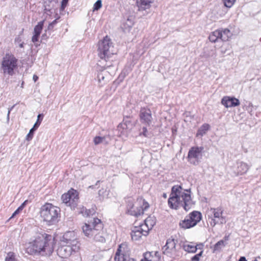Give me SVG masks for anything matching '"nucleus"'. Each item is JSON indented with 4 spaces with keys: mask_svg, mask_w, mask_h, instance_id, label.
Wrapping results in <instances>:
<instances>
[{
    "mask_svg": "<svg viewBox=\"0 0 261 261\" xmlns=\"http://www.w3.org/2000/svg\"><path fill=\"white\" fill-rule=\"evenodd\" d=\"M97 46L99 57L101 59H104L106 61L111 55L116 54L113 43L108 36H106L103 40L99 41Z\"/></svg>",
    "mask_w": 261,
    "mask_h": 261,
    "instance_id": "6",
    "label": "nucleus"
},
{
    "mask_svg": "<svg viewBox=\"0 0 261 261\" xmlns=\"http://www.w3.org/2000/svg\"><path fill=\"white\" fill-rule=\"evenodd\" d=\"M12 108H11L10 109H9V110H8V114H7V119L8 120L9 119L10 113V112L12 110Z\"/></svg>",
    "mask_w": 261,
    "mask_h": 261,
    "instance_id": "53",
    "label": "nucleus"
},
{
    "mask_svg": "<svg viewBox=\"0 0 261 261\" xmlns=\"http://www.w3.org/2000/svg\"><path fill=\"white\" fill-rule=\"evenodd\" d=\"M220 39L223 41H226L231 37V33L229 30L225 29L223 30H219Z\"/></svg>",
    "mask_w": 261,
    "mask_h": 261,
    "instance_id": "24",
    "label": "nucleus"
},
{
    "mask_svg": "<svg viewBox=\"0 0 261 261\" xmlns=\"http://www.w3.org/2000/svg\"><path fill=\"white\" fill-rule=\"evenodd\" d=\"M17 59L13 55L6 54L1 63V71L4 75L12 76L17 67Z\"/></svg>",
    "mask_w": 261,
    "mask_h": 261,
    "instance_id": "7",
    "label": "nucleus"
},
{
    "mask_svg": "<svg viewBox=\"0 0 261 261\" xmlns=\"http://www.w3.org/2000/svg\"><path fill=\"white\" fill-rule=\"evenodd\" d=\"M236 0H224V4L226 7L231 8L234 3Z\"/></svg>",
    "mask_w": 261,
    "mask_h": 261,
    "instance_id": "35",
    "label": "nucleus"
},
{
    "mask_svg": "<svg viewBox=\"0 0 261 261\" xmlns=\"http://www.w3.org/2000/svg\"><path fill=\"white\" fill-rule=\"evenodd\" d=\"M203 253V251H201L199 253L195 255L194 256H193L191 260V261H199L200 257L201 256Z\"/></svg>",
    "mask_w": 261,
    "mask_h": 261,
    "instance_id": "39",
    "label": "nucleus"
},
{
    "mask_svg": "<svg viewBox=\"0 0 261 261\" xmlns=\"http://www.w3.org/2000/svg\"><path fill=\"white\" fill-rule=\"evenodd\" d=\"M239 261H247L246 257L244 256H241L239 259Z\"/></svg>",
    "mask_w": 261,
    "mask_h": 261,
    "instance_id": "52",
    "label": "nucleus"
},
{
    "mask_svg": "<svg viewBox=\"0 0 261 261\" xmlns=\"http://www.w3.org/2000/svg\"><path fill=\"white\" fill-rule=\"evenodd\" d=\"M224 239H225V240H227L228 239V237H225Z\"/></svg>",
    "mask_w": 261,
    "mask_h": 261,
    "instance_id": "56",
    "label": "nucleus"
},
{
    "mask_svg": "<svg viewBox=\"0 0 261 261\" xmlns=\"http://www.w3.org/2000/svg\"><path fill=\"white\" fill-rule=\"evenodd\" d=\"M111 141L112 139L110 136H107L104 137L97 136L95 137V138L94 139V142L95 145H107L110 144V142Z\"/></svg>",
    "mask_w": 261,
    "mask_h": 261,
    "instance_id": "20",
    "label": "nucleus"
},
{
    "mask_svg": "<svg viewBox=\"0 0 261 261\" xmlns=\"http://www.w3.org/2000/svg\"><path fill=\"white\" fill-rule=\"evenodd\" d=\"M69 0H62L61 3V10H64Z\"/></svg>",
    "mask_w": 261,
    "mask_h": 261,
    "instance_id": "42",
    "label": "nucleus"
},
{
    "mask_svg": "<svg viewBox=\"0 0 261 261\" xmlns=\"http://www.w3.org/2000/svg\"><path fill=\"white\" fill-rule=\"evenodd\" d=\"M177 240L172 238L168 239L165 245L162 248L164 254L171 257H174L176 255L177 249L176 248V243Z\"/></svg>",
    "mask_w": 261,
    "mask_h": 261,
    "instance_id": "12",
    "label": "nucleus"
},
{
    "mask_svg": "<svg viewBox=\"0 0 261 261\" xmlns=\"http://www.w3.org/2000/svg\"><path fill=\"white\" fill-rule=\"evenodd\" d=\"M253 261H258L256 259H255Z\"/></svg>",
    "mask_w": 261,
    "mask_h": 261,
    "instance_id": "58",
    "label": "nucleus"
},
{
    "mask_svg": "<svg viewBox=\"0 0 261 261\" xmlns=\"http://www.w3.org/2000/svg\"><path fill=\"white\" fill-rule=\"evenodd\" d=\"M61 244L68 245L73 247L74 250H79L80 243L78 241L74 231H67L65 232L61 240Z\"/></svg>",
    "mask_w": 261,
    "mask_h": 261,
    "instance_id": "10",
    "label": "nucleus"
},
{
    "mask_svg": "<svg viewBox=\"0 0 261 261\" xmlns=\"http://www.w3.org/2000/svg\"><path fill=\"white\" fill-rule=\"evenodd\" d=\"M44 24V20L40 21L35 27L34 29V35L32 38V41L33 42H36L38 41V38L42 32Z\"/></svg>",
    "mask_w": 261,
    "mask_h": 261,
    "instance_id": "18",
    "label": "nucleus"
},
{
    "mask_svg": "<svg viewBox=\"0 0 261 261\" xmlns=\"http://www.w3.org/2000/svg\"><path fill=\"white\" fill-rule=\"evenodd\" d=\"M37 120H38V121H41L42 120V119L43 118V114H39L38 116H37Z\"/></svg>",
    "mask_w": 261,
    "mask_h": 261,
    "instance_id": "48",
    "label": "nucleus"
},
{
    "mask_svg": "<svg viewBox=\"0 0 261 261\" xmlns=\"http://www.w3.org/2000/svg\"><path fill=\"white\" fill-rule=\"evenodd\" d=\"M54 3H56L55 0H44L45 10L50 11L52 7L54 6Z\"/></svg>",
    "mask_w": 261,
    "mask_h": 261,
    "instance_id": "32",
    "label": "nucleus"
},
{
    "mask_svg": "<svg viewBox=\"0 0 261 261\" xmlns=\"http://www.w3.org/2000/svg\"><path fill=\"white\" fill-rule=\"evenodd\" d=\"M143 232H142L139 227L135 226L133 228L130 233L132 240L135 241L139 240L142 236H143Z\"/></svg>",
    "mask_w": 261,
    "mask_h": 261,
    "instance_id": "23",
    "label": "nucleus"
},
{
    "mask_svg": "<svg viewBox=\"0 0 261 261\" xmlns=\"http://www.w3.org/2000/svg\"><path fill=\"white\" fill-rule=\"evenodd\" d=\"M154 1V0H140V3L138 4L139 11H143L149 9Z\"/></svg>",
    "mask_w": 261,
    "mask_h": 261,
    "instance_id": "21",
    "label": "nucleus"
},
{
    "mask_svg": "<svg viewBox=\"0 0 261 261\" xmlns=\"http://www.w3.org/2000/svg\"><path fill=\"white\" fill-rule=\"evenodd\" d=\"M61 199L63 202L72 210H74L77 206L79 196L75 190L69 191L68 193L63 194Z\"/></svg>",
    "mask_w": 261,
    "mask_h": 261,
    "instance_id": "11",
    "label": "nucleus"
},
{
    "mask_svg": "<svg viewBox=\"0 0 261 261\" xmlns=\"http://www.w3.org/2000/svg\"><path fill=\"white\" fill-rule=\"evenodd\" d=\"M203 148H191L189 151L188 158L191 164L197 165L202 158Z\"/></svg>",
    "mask_w": 261,
    "mask_h": 261,
    "instance_id": "13",
    "label": "nucleus"
},
{
    "mask_svg": "<svg viewBox=\"0 0 261 261\" xmlns=\"http://www.w3.org/2000/svg\"><path fill=\"white\" fill-rule=\"evenodd\" d=\"M79 250H74L73 247L68 245L61 244L57 251L58 255L62 258H67L73 253L77 252Z\"/></svg>",
    "mask_w": 261,
    "mask_h": 261,
    "instance_id": "14",
    "label": "nucleus"
},
{
    "mask_svg": "<svg viewBox=\"0 0 261 261\" xmlns=\"http://www.w3.org/2000/svg\"><path fill=\"white\" fill-rule=\"evenodd\" d=\"M27 202V201H25L23 203H22L20 206H19L18 207L19 208H21V210L22 211L23 210V208H24L25 205V203Z\"/></svg>",
    "mask_w": 261,
    "mask_h": 261,
    "instance_id": "50",
    "label": "nucleus"
},
{
    "mask_svg": "<svg viewBox=\"0 0 261 261\" xmlns=\"http://www.w3.org/2000/svg\"><path fill=\"white\" fill-rule=\"evenodd\" d=\"M140 118L142 123L149 125L152 122V115L151 111L145 108H141L140 112Z\"/></svg>",
    "mask_w": 261,
    "mask_h": 261,
    "instance_id": "16",
    "label": "nucleus"
},
{
    "mask_svg": "<svg viewBox=\"0 0 261 261\" xmlns=\"http://www.w3.org/2000/svg\"><path fill=\"white\" fill-rule=\"evenodd\" d=\"M182 247L185 251L188 252L195 253L197 250V246H195L192 243L191 244H185Z\"/></svg>",
    "mask_w": 261,
    "mask_h": 261,
    "instance_id": "27",
    "label": "nucleus"
},
{
    "mask_svg": "<svg viewBox=\"0 0 261 261\" xmlns=\"http://www.w3.org/2000/svg\"><path fill=\"white\" fill-rule=\"evenodd\" d=\"M6 261H16L14 257V253L12 252H9L6 257Z\"/></svg>",
    "mask_w": 261,
    "mask_h": 261,
    "instance_id": "36",
    "label": "nucleus"
},
{
    "mask_svg": "<svg viewBox=\"0 0 261 261\" xmlns=\"http://www.w3.org/2000/svg\"><path fill=\"white\" fill-rule=\"evenodd\" d=\"M15 43L18 45L20 48L23 47L24 43L21 41V39L19 36L15 39Z\"/></svg>",
    "mask_w": 261,
    "mask_h": 261,
    "instance_id": "37",
    "label": "nucleus"
},
{
    "mask_svg": "<svg viewBox=\"0 0 261 261\" xmlns=\"http://www.w3.org/2000/svg\"><path fill=\"white\" fill-rule=\"evenodd\" d=\"M163 197L165 198H167V194L166 193H163Z\"/></svg>",
    "mask_w": 261,
    "mask_h": 261,
    "instance_id": "55",
    "label": "nucleus"
},
{
    "mask_svg": "<svg viewBox=\"0 0 261 261\" xmlns=\"http://www.w3.org/2000/svg\"><path fill=\"white\" fill-rule=\"evenodd\" d=\"M149 207V204L144 199L138 198L136 201L128 198L127 201V210L129 214L138 217L144 214Z\"/></svg>",
    "mask_w": 261,
    "mask_h": 261,
    "instance_id": "5",
    "label": "nucleus"
},
{
    "mask_svg": "<svg viewBox=\"0 0 261 261\" xmlns=\"http://www.w3.org/2000/svg\"><path fill=\"white\" fill-rule=\"evenodd\" d=\"M120 248L121 246H119L116 252L114 258L115 261H125L126 260V256L124 255L123 253H121V250Z\"/></svg>",
    "mask_w": 261,
    "mask_h": 261,
    "instance_id": "28",
    "label": "nucleus"
},
{
    "mask_svg": "<svg viewBox=\"0 0 261 261\" xmlns=\"http://www.w3.org/2000/svg\"><path fill=\"white\" fill-rule=\"evenodd\" d=\"M143 131L140 133L141 135H143V136H145V137H147L148 136V135H147V128L145 127H143Z\"/></svg>",
    "mask_w": 261,
    "mask_h": 261,
    "instance_id": "46",
    "label": "nucleus"
},
{
    "mask_svg": "<svg viewBox=\"0 0 261 261\" xmlns=\"http://www.w3.org/2000/svg\"><path fill=\"white\" fill-rule=\"evenodd\" d=\"M21 208L18 207L17 208V210L13 213L12 215L10 218V219H12V218H14L16 215L18 214L21 211H22L21 210Z\"/></svg>",
    "mask_w": 261,
    "mask_h": 261,
    "instance_id": "45",
    "label": "nucleus"
},
{
    "mask_svg": "<svg viewBox=\"0 0 261 261\" xmlns=\"http://www.w3.org/2000/svg\"><path fill=\"white\" fill-rule=\"evenodd\" d=\"M40 123H41V121H38V120H37V121L34 124V126H33V127L32 128L33 129H34L35 130H36L39 127V126L40 125Z\"/></svg>",
    "mask_w": 261,
    "mask_h": 261,
    "instance_id": "47",
    "label": "nucleus"
},
{
    "mask_svg": "<svg viewBox=\"0 0 261 261\" xmlns=\"http://www.w3.org/2000/svg\"><path fill=\"white\" fill-rule=\"evenodd\" d=\"M27 202V201H25L23 203H22L20 206H19L18 207L19 208H21V210L22 211L23 210V208H24L25 205V203Z\"/></svg>",
    "mask_w": 261,
    "mask_h": 261,
    "instance_id": "51",
    "label": "nucleus"
},
{
    "mask_svg": "<svg viewBox=\"0 0 261 261\" xmlns=\"http://www.w3.org/2000/svg\"><path fill=\"white\" fill-rule=\"evenodd\" d=\"M21 208L18 207L17 208V210L13 213L12 215L10 218V219H12V218H14L16 215L18 214L21 211H22L21 210Z\"/></svg>",
    "mask_w": 261,
    "mask_h": 261,
    "instance_id": "44",
    "label": "nucleus"
},
{
    "mask_svg": "<svg viewBox=\"0 0 261 261\" xmlns=\"http://www.w3.org/2000/svg\"><path fill=\"white\" fill-rule=\"evenodd\" d=\"M221 103L226 108L233 107L240 105V101L234 97L228 96L224 97L221 100Z\"/></svg>",
    "mask_w": 261,
    "mask_h": 261,
    "instance_id": "17",
    "label": "nucleus"
},
{
    "mask_svg": "<svg viewBox=\"0 0 261 261\" xmlns=\"http://www.w3.org/2000/svg\"><path fill=\"white\" fill-rule=\"evenodd\" d=\"M33 79L34 81L35 82L38 79V77L36 75H34V76L33 77Z\"/></svg>",
    "mask_w": 261,
    "mask_h": 261,
    "instance_id": "54",
    "label": "nucleus"
},
{
    "mask_svg": "<svg viewBox=\"0 0 261 261\" xmlns=\"http://www.w3.org/2000/svg\"><path fill=\"white\" fill-rule=\"evenodd\" d=\"M210 125L208 124H203L198 130L196 136L197 137H202L205 135L206 132L209 129Z\"/></svg>",
    "mask_w": 261,
    "mask_h": 261,
    "instance_id": "29",
    "label": "nucleus"
},
{
    "mask_svg": "<svg viewBox=\"0 0 261 261\" xmlns=\"http://www.w3.org/2000/svg\"><path fill=\"white\" fill-rule=\"evenodd\" d=\"M237 164V172L238 174H243L245 173L249 168V166L244 162H240Z\"/></svg>",
    "mask_w": 261,
    "mask_h": 261,
    "instance_id": "25",
    "label": "nucleus"
},
{
    "mask_svg": "<svg viewBox=\"0 0 261 261\" xmlns=\"http://www.w3.org/2000/svg\"><path fill=\"white\" fill-rule=\"evenodd\" d=\"M55 239L51 235L45 234L37 237L29 243L27 251L29 253H39L42 255H50L54 250Z\"/></svg>",
    "mask_w": 261,
    "mask_h": 261,
    "instance_id": "2",
    "label": "nucleus"
},
{
    "mask_svg": "<svg viewBox=\"0 0 261 261\" xmlns=\"http://www.w3.org/2000/svg\"><path fill=\"white\" fill-rule=\"evenodd\" d=\"M191 193L190 189H184L179 185L173 186L168 201L169 206L174 210L182 207L186 211H188L194 204Z\"/></svg>",
    "mask_w": 261,
    "mask_h": 261,
    "instance_id": "1",
    "label": "nucleus"
},
{
    "mask_svg": "<svg viewBox=\"0 0 261 261\" xmlns=\"http://www.w3.org/2000/svg\"><path fill=\"white\" fill-rule=\"evenodd\" d=\"M144 223L147 224L149 228H151L152 229V227L155 224V221L154 218L151 217H148L145 220Z\"/></svg>",
    "mask_w": 261,
    "mask_h": 261,
    "instance_id": "33",
    "label": "nucleus"
},
{
    "mask_svg": "<svg viewBox=\"0 0 261 261\" xmlns=\"http://www.w3.org/2000/svg\"><path fill=\"white\" fill-rule=\"evenodd\" d=\"M223 210L222 207L211 208L206 212V216L210 225L214 227L217 224H223L225 220L223 216Z\"/></svg>",
    "mask_w": 261,
    "mask_h": 261,
    "instance_id": "8",
    "label": "nucleus"
},
{
    "mask_svg": "<svg viewBox=\"0 0 261 261\" xmlns=\"http://www.w3.org/2000/svg\"><path fill=\"white\" fill-rule=\"evenodd\" d=\"M225 244L223 240L218 241L214 246L213 252L220 251L222 247H224Z\"/></svg>",
    "mask_w": 261,
    "mask_h": 261,
    "instance_id": "34",
    "label": "nucleus"
},
{
    "mask_svg": "<svg viewBox=\"0 0 261 261\" xmlns=\"http://www.w3.org/2000/svg\"><path fill=\"white\" fill-rule=\"evenodd\" d=\"M201 214L198 211H193L187 215L184 220L180 221L179 226L184 229H189L195 226L201 219Z\"/></svg>",
    "mask_w": 261,
    "mask_h": 261,
    "instance_id": "9",
    "label": "nucleus"
},
{
    "mask_svg": "<svg viewBox=\"0 0 261 261\" xmlns=\"http://www.w3.org/2000/svg\"><path fill=\"white\" fill-rule=\"evenodd\" d=\"M103 225L100 219L94 218L92 224L85 223L82 229L85 235L89 238H93L96 242H104L105 238L103 235L102 229Z\"/></svg>",
    "mask_w": 261,
    "mask_h": 261,
    "instance_id": "4",
    "label": "nucleus"
},
{
    "mask_svg": "<svg viewBox=\"0 0 261 261\" xmlns=\"http://www.w3.org/2000/svg\"><path fill=\"white\" fill-rule=\"evenodd\" d=\"M195 246H197V249H202L203 248V244H199L195 245Z\"/></svg>",
    "mask_w": 261,
    "mask_h": 261,
    "instance_id": "49",
    "label": "nucleus"
},
{
    "mask_svg": "<svg viewBox=\"0 0 261 261\" xmlns=\"http://www.w3.org/2000/svg\"><path fill=\"white\" fill-rule=\"evenodd\" d=\"M137 227L140 228L142 232H143V235L144 236H146L148 234L149 231L151 229V228H149L145 223L140 224Z\"/></svg>",
    "mask_w": 261,
    "mask_h": 261,
    "instance_id": "31",
    "label": "nucleus"
},
{
    "mask_svg": "<svg viewBox=\"0 0 261 261\" xmlns=\"http://www.w3.org/2000/svg\"><path fill=\"white\" fill-rule=\"evenodd\" d=\"M35 130L34 129H33V128H32L30 130V132H29V134L27 136V139L29 140L30 139H32V137L33 136L34 132Z\"/></svg>",
    "mask_w": 261,
    "mask_h": 261,
    "instance_id": "41",
    "label": "nucleus"
},
{
    "mask_svg": "<svg viewBox=\"0 0 261 261\" xmlns=\"http://www.w3.org/2000/svg\"><path fill=\"white\" fill-rule=\"evenodd\" d=\"M219 30H216L212 32L209 36V40L212 42H216L218 39H220Z\"/></svg>",
    "mask_w": 261,
    "mask_h": 261,
    "instance_id": "30",
    "label": "nucleus"
},
{
    "mask_svg": "<svg viewBox=\"0 0 261 261\" xmlns=\"http://www.w3.org/2000/svg\"><path fill=\"white\" fill-rule=\"evenodd\" d=\"M23 30H22V31H21V32H20V34H21V33H22V32H23Z\"/></svg>",
    "mask_w": 261,
    "mask_h": 261,
    "instance_id": "57",
    "label": "nucleus"
},
{
    "mask_svg": "<svg viewBox=\"0 0 261 261\" xmlns=\"http://www.w3.org/2000/svg\"><path fill=\"white\" fill-rule=\"evenodd\" d=\"M95 212V210L93 208L87 210L83 206L77 207V213L78 214H82L83 216L86 217L93 215Z\"/></svg>",
    "mask_w": 261,
    "mask_h": 261,
    "instance_id": "22",
    "label": "nucleus"
},
{
    "mask_svg": "<svg viewBox=\"0 0 261 261\" xmlns=\"http://www.w3.org/2000/svg\"><path fill=\"white\" fill-rule=\"evenodd\" d=\"M60 208L51 203L46 202L40 208V215L48 225L57 224L60 218Z\"/></svg>",
    "mask_w": 261,
    "mask_h": 261,
    "instance_id": "3",
    "label": "nucleus"
},
{
    "mask_svg": "<svg viewBox=\"0 0 261 261\" xmlns=\"http://www.w3.org/2000/svg\"><path fill=\"white\" fill-rule=\"evenodd\" d=\"M145 260L141 261H160V257L157 251L147 252L144 254Z\"/></svg>",
    "mask_w": 261,
    "mask_h": 261,
    "instance_id": "19",
    "label": "nucleus"
},
{
    "mask_svg": "<svg viewBox=\"0 0 261 261\" xmlns=\"http://www.w3.org/2000/svg\"><path fill=\"white\" fill-rule=\"evenodd\" d=\"M93 261H109V258L105 252H100L93 256Z\"/></svg>",
    "mask_w": 261,
    "mask_h": 261,
    "instance_id": "26",
    "label": "nucleus"
},
{
    "mask_svg": "<svg viewBox=\"0 0 261 261\" xmlns=\"http://www.w3.org/2000/svg\"><path fill=\"white\" fill-rule=\"evenodd\" d=\"M102 6V2L101 0H97L94 5V10H99Z\"/></svg>",
    "mask_w": 261,
    "mask_h": 261,
    "instance_id": "38",
    "label": "nucleus"
},
{
    "mask_svg": "<svg viewBox=\"0 0 261 261\" xmlns=\"http://www.w3.org/2000/svg\"><path fill=\"white\" fill-rule=\"evenodd\" d=\"M57 19H55L54 20L53 22H51V23H50L49 24H48V30H51L53 29L55 25L57 23Z\"/></svg>",
    "mask_w": 261,
    "mask_h": 261,
    "instance_id": "40",
    "label": "nucleus"
},
{
    "mask_svg": "<svg viewBox=\"0 0 261 261\" xmlns=\"http://www.w3.org/2000/svg\"><path fill=\"white\" fill-rule=\"evenodd\" d=\"M110 66H111V65H107V67H110Z\"/></svg>",
    "mask_w": 261,
    "mask_h": 261,
    "instance_id": "59",
    "label": "nucleus"
},
{
    "mask_svg": "<svg viewBox=\"0 0 261 261\" xmlns=\"http://www.w3.org/2000/svg\"><path fill=\"white\" fill-rule=\"evenodd\" d=\"M132 127L133 124L129 120H126L120 123L117 127V131L118 132L117 135L119 137L127 136L128 132Z\"/></svg>",
    "mask_w": 261,
    "mask_h": 261,
    "instance_id": "15",
    "label": "nucleus"
},
{
    "mask_svg": "<svg viewBox=\"0 0 261 261\" xmlns=\"http://www.w3.org/2000/svg\"><path fill=\"white\" fill-rule=\"evenodd\" d=\"M97 79L99 82L105 80V77L103 73H99L97 75Z\"/></svg>",
    "mask_w": 261,
    "mask_h": 261,
    "instance_id": "43",
    "label": "nucleus"
}]
</instances>
